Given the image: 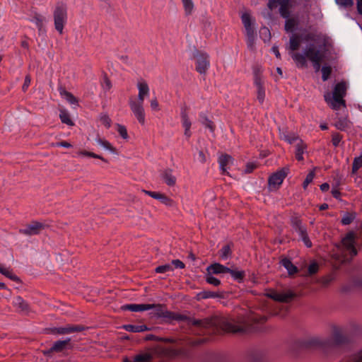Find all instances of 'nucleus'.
I'll use <instances>...</instances> for the list:
<instances>
[{
  "mask_svg": "<svg viewBox=\"0 0 362 362\" xmlns=\"http://www.w3.org/2000/svg\"><path fill=\"white\" fill-rule=\"evenodd\" d=\"M59 118H60L62 122H63L67 125H69V126L74 125V123H73L72 120L71 119L69 115L66 110H60Z\"/></svg>",
  "mask_w": 362,
  "mask_h": 362,
  "instance_id": "473e14b6",
  "label": "nucleus"
},
{
  "mask_svg": "<svg viewBox=\"0 0 362 362\" xmlns=\"http://www.w3.org/2000/svg\"><path fill=\"white\" fill-rule=\"evenodd\" d=\"M283 139L287 142L291 144L293 142L296 141V158L298 160H302L303 159V154L304 152L305 145L302 142L301 140H298L295 136H289L288 135L284 134L282 136Z\"/></svg>",
  "mask_w": 362,
  "mask_h": 362,
  "instance_id": "ddd939ff",
  "label": "nucleus"
},
{
  "mask_svg": "<svg viewBox=\"0 0 362 362\" xmlns=\"http://www.w3.org/2000/svg\"><path fill=\"white\" fill-rule=\"evenodd\" d=\"M255 168H256L255 164L250 163L247 164L245 171L247 173H250Z\"/></svg>",
  "mask_w": 362,
  "mask_h": 362,
  "instance_id": "0e129e2a",
  "label": "nucleus"
},
{
  "mask_svg": "<svg viewBox=\"0 0 362 362\" xmlns=\"http://www.w3.org/2000/svg\"><path fill=\"white\" fill-rule=\"evenodd\" d=\"M55 146H62V147H64V148H70L71 147V144L69 142H66V141H62V142H58V143H56L54 144Z\"/></svg>",
  "mask_w": 362,
  "mask_h": 362,
  "instance_id": "338daca9",
  "label": "nucleus"
},
{
  "mask_svg": "<svg viewBox=\"0 0 362 362\" xmlns=\"http://www.w3.org/2000/svg\"><path fill=\"white\" fill-rule=\"evenodd\" d=\"M70 339L67 338L65 340H59L54 343L53 346L50 348L49 350L47 351V353L51 352H60L64 349H66L70 342Z\"/></svg>",
  "mask_w": 362,
  "mask_h": 362,
  "instance_id": "6ab92c4d",
  "label": "nucleus"
},
{
  "mask_svg": "<svg viewBox=\"0 0 362 362\" xmlns=\"http://www.w3.org/2000/svg\"><path fill=\"white\" fill-rule=\"evenodd\" d=\"M293 223L294 230L298 233L300 240L304 243L306 247H310L312 246V243L308 236L307 230L305 226L298 219H295Z\"/></svg>",
  "mask_w": 362,
  "mask_h": 362,
  "instance_id": "9d476101",
  "label": "nucleus"
},
{
  "mask_svg": "<svg viewBox=\"0 0 362 362\" xmlns=\"http://www.w3.org/2000/svg\"><path fill=\"white\" fill-rule=\"evenodd\" d=\"M13 303L16 308L19 309L21 311H25L28 310V304L20 296L14 298Z\"/></svg>",
  "mask_w": 362,
  "mask_h": 362,
  "instance_id": "cd10ccee",
  "label": "nucleus"
},
{
  "mask_svg": "<svg viewBox=\"0 0 362 362\" xmlns=\"http://www.w3.org/2000/svg\"><path fill=\"white\" fill-rule=\"evenodd\" d=\"M170 271H173V267L170 264L161 265L156 269L157 273H165Z\"/></svg>",
  "mask_w": 362,
  "mask_h": 362,
  "instance_id": "a18cd8bd",
  "label": "nucleus"
},
{
  "mask_svg": "<svg viewBox=\"0 0 362 362\" xmlns=\"http://www.w3.org/2000/svg\"><path fill=\"white\" fill-rule=\"evenodd\" d=\"M206 281L207 283L216 286L220 285L221 284L220 280L213 276L212 274L210 273H208V274L206 276Z\"/></svg>",
  "mask_w": 362,
  "mask_h": 362,
  "instance_id": "37998d69",
  "label": "nucleus"
},
{
  "mask_svg": "<svg viewBox=\"0 0 362 362\" xmlns=\"http://www.w3.org/2000/svg\"><path fill=\"white\" fill-rule=\"evenodd\" d=\"M318 270V265L315 262H313L308 267V272L310 274H315Z\"/></svg>",
  "mask_w": 362,
  "mask_h": 362,
  "instance_id": "bf43d9fd",
  "label": "nucleus"
},
{
  "mask_svg": "<svg viewBox=\"0 0 362 362\" xmlns=\"http://www.w3.org/2000/svg\"><path fill=\"white\" fill-rule=\"evenodd\" d=\"M322 74V79L324 81H327L331 74V68L329 66H324L321 69Z\"/></svg>",
  "mask_w": 362,
  "mask_h": 362,
  "instance_id": "49530a36",
  "label": "nucleus"
},
{
  "mask_svg": "<svg viewBox=\"0 0 362 362\" xmlns=\"http://www.w3.org/2000/svg\"><path fill=\"white\" fill-rule=\"evenodd\" d=\"M124 328L128 331L132 332H141L148 329L146 325H126L124 326Z\"/></svg>",
  "mask_w": 362,
  "mask_h": 362,
  "instance_id": "c85d7f7f",
  "label": "nucleus"
},
{
  "mask_svg": "<svg viewBox=\"0 0 362 362\" xmlns=\"http://www.w3.org/2000/svg\"><path fill=\"white\" fill-rule=\"evenodd\" d=\"M83 329V327L80 326H71L67 325L64 327H54L50 329V333L57 334H66L75 332H79Z\"/></svg>",
  "mask_w": 362,
  "mask_h": 362,
  "instance_id": "dca6fc26",
  "label": "nucleus"
},
{
  "mask_svg": "<svg viewBox=\"0 0 362 362\" xmlns=\"http://www.w3.org/2000/svg\"><path fill=\"white\" fill-rule=\"evenodd\" d=\"M288 169L283 168L269 177V188L270 190H276L282 184L284 178L287 175Z\"/></svg>",
  "mask_w": 362,
  "mask_h": 362,
  "instance_id": "1a4fd4ad",
  "label": "nucleus"
},
{
  "mask_svg": "<svg viewBox=\"0 0 362 362\" xmlns=\"http://www.w3.org/2000/svg\"><path fill=\"white\" fill-rule=\"evenodd\" d=\"M151 107L153 110H158V103L156 99H153L151 100Z\"/></svg>",
  "mask_w": 362,
  "mask_h": 362,
  "instance_id": "774afa93",
  "label": "nucleus"
},
{
  "mask_svg": "<svg viewBox=\"0 0 362 362\" xmlns=\"http://www.w3.org/2000/svg\"><path fill=\"white\" fill-rule=\"evenodd\" d=\"M43 228V225L39 222H32L25 228H21L19 233L25 235H35L38 234Z\"/></svg>",
  "mask_w": 362,
  "mask_h": 362,
  "instance_id": "4468645a",
  "label": "nucleus"
},
{
  "mask_svg": "<svg viewBox=\"0 0 362 362\" xmlns=\"http://www.w3.org/2000/svg\"><path fill=\"white\" fill-rule=\"evenodd\" d=\"M322 39L321 35L310 33L305 35V40L306 41L318 42Z\"/></svg>",
  "mask_w": 362,
  "mask_h": 362,
  "instance_id": "c03bdc74",
  "label": "nucleus"
},
{
  "mask_svg": "<svg viewBox=\"0 0 362 362\" xmlns=\"http://www.w3.org/2000/svg\"><path fill=\"white\" fill-rule=\"evenodd\" d=\"M266 296L276 301L287 303L293 299L294 293L291 291L286 292L278 293L276 291H269L266 293Z\"/></svg>",
  "mask_w": 362,
  "mask_h": 362,
  "instance_id": "9b49d317",
  "label": "nucleus"
},
{
  "mask_svg": "<svg viewBox=\"0 0 362 362\" xmlns=\"http://www.w3.org/2000/svg\"><path fill=\"white\" fill-rule=\"evenodd\" d=\"M335 127L340 130H344L349 127V121L346 119H340L336 122Z\"/></svg>",
  "mask_w": 362,
  "mask_h": 362,
  "instance_id": "79ce46f5",
  "label": "nucleus"
},
{
  "mask_svg": "<svg viewBox=\"0 0 362 362\" xmlns=\"http://www.w3.org/2000/svg\"><path fill=\"white\" fill-rule=\"evenodd\" d=\"M325 338L320 336H310L298 341V346L300 349L309 350H320L324 354L328 353Z\"/></svg>",
  "mask_w": 362,
  "mask_h": 362,
  "instance_id": "39448f33",
  "label": "nucleus"
},
{
  "mask_svg": "<svg viewBox=\"0 0 362 362\" xmlns=\"http://www.w3.org/2000/svg\"><path fill=\"white\" fill-rule=\"evenodd\" d=\"M0 273L11 280H18V278L13 274L9 268L4 267L2 265H0Z\"/></svg>",
  "mask_w": 362,
  "mask_h": 362,
  "instance_id": "72a5a7b5",
  "label": "nucleus"
},
{
  "mask_svg": "<svg viewBox=\"0 0 362 362\" xmlns=\"http://www.w3.org/2000/svg\"><path fill=\"white\" fill-rule=\"evenodd\" d=\"M315 177V173L313 171H310L306 176L304 182H303V187L306 188L308 185L313 181Z\"/></svg>",
  "mask_w": 362,
  "mask_h": 362,
  "instance_id": "8fccbe9b",
  "label": "nucleus"
},
{
  "mask_svg": "<svg viewBox=\"0 0 362 362\" xmlns=\"http://www.w3.org/2000/svg\"><path fill=\"white\" fill-rule=\"evenodd\" d=\"M300 45V40L297 36L293 35L290 38V48L292 51L296 50Z\"/></svg>",
  "mask_w": 362,
  "mask_h": 362,
  "instance_id": "ea45409f",
  "label": "nucleus"
},
{
  "mask_svg": "<svg viewBox=\"0 0 362 362\" xmlns=\"http://www.w3.org/2000/svg\"><path fill=\"white\" fill-rule=\"evenodd\" d=\"M341 140V136L339 134H334L332 136V144L334 146H338Z\"/></svg>",
  "mask_w": 362,
  "mask_h": 362,
  "instance_id": "680f3d73",
  "label": "nucleus"
},
{
  "mask_svg": "<svg viewBox=\"0 0 362 362\" xmlns=\"http://www.w3.org/2000/svg\"><path fill=\"white\" fill-rule=\"evenodd\" d=\"M95 141L99 146H100L103 148L110 151V152L112 153L115 152V148L107 140L98 137L95 139Z\"/></svg>",
  "mask_w": 362,
  "mask_h": 362,
  "instance_id": "7c9ffc66",
  "label": "nucleus"
},
{
  "mask_svg": "<svg viewBox=\"0 0 362 362\" xmlns=\"http://www.w3.org/2000/svg\"><path fill=\"white\" fill-rule=\"evenodd\" d=\"M292 58L298 63L304 65L305 59H308L312 62L315 71L320 69V62L325 58V53L321 49H316L314 45H311L306 47L303 54L293 53Z\"/></svg>",
  "mask_w": 362,
  "mask_h": 362,
  "instance_id": "f03ea898",
  "label": "nucleus"
},
{
  "mask_svg": "<svg viewBox=\"0 0 362 362\" xmlns=\"http://www.w3.org/2000/svg\"><path fill=\"white\" fill-rule=\"evenodd\" d=\"M201 122L206 127L209 128L211 132L214 131L212 122L210 120H209L206 117L202 116Z\"/></svg>",
  "mask_w": 362,
  "mask_h": 362,
  "instance_id": "603ef678",
  "label": "nucleus"
},
{
  "mask_svg": "<svg viewBox=\"0 0 362 362\" xmlns=\"http://www.w3.org/2000/svg\"><path fill=\"white\" fill-rule=\"evenodd\" d=\"M356 238V234L352 231L349 232L341 239V243L337 245V249L345 256L346 259H349L346 257L347 255L352 257L357 254Z\"/></svg>",
  "mask_w": 362,
  "mask_h": 362,
  "instance_id": "423d86ee",
  "label": "nucleus"
},
{
  "mask_svg": "<svg viewBox=\"0 0 362 362\" xmlns=\"http://www.w3.org/2000/svg\"><path fill=\"white\" fill-rule=\"evenodd\" d=\"M219 165L223 173H226L227 169L230 168L233 163V160L228 155H221L218 158Z\"/></svg>",
  "mask_w": 362,
  "mask_h": 362,
  "instance_id": "aec40b11",
  "label": "nucleus"
},
{
  "mask_svg": "<svg viewBox=\"0 0 362 362\" xmlns=\"http://www.w3.org/2000/svg\"><path fill=\"white\" fill-rule=\"evenodd\" d=\"M281 263L286 269L289 274H293L297 272L296 267L288 259H282Z\"/></svg>",
  "mask_w": 362,
  "mask_h": 362,
  "instance_id": "2f4dec72",
  "label": "nucleus"
},
{
  "mask_svg": "<svg viewBox=\"0 0 362 362\" xmlns=\"http://www.w3.org/2000/svg\"><path fill=\"white\" fill-rule=\"evenodd\" d=\"M143 105L141 103L136 102V100H131L129 102V106L131 110L136 117L139 123L144 124L145 122V113L143 107Z\"/></svg>",
  "mask_w": 362,
  "mask_h": 362,
  "instance_id": "f8f14e48",
  "label": "nucleus"
},
{
  "mask_svg": "<svg viewBox=\"0 0 362 362\" xmlns=\"http://www.w3.org/2000/svg\"><path fill=\"white\" fill-rule=\"evenodd\" d=\"M286 19L285 22V29L288 32H292L297 25V19L296 18L289 17L284 18Z\"/></svg>",
  "mask_w": 362,
  "mask_h": 362,
  "instance_id": "c756f323",
  "label": "nucleus"
},
{
  "mask_svg": "<svg viewBox=\"0 0 362 362\" xmlns=\"http://www.w3.org/2000/svg\"><path fill=\"white\" fill-rule=\"evenodd\" d=\"M362 166V154L354 158L352 165V172L356 173L358 170Z\"/></svg>",
  "mask_w": 362,
  "mask_h": 362,
  "instance_id": "4c0bfd02",
  "label": "nucleus"
},
{
  "mask_svg": "<svg viewBox=\"0 0 362 362\" xmlns=\"http://www.w3.org/2000/svg\"><path fill=\"white\" fill-rule=\"evenodd\" d=\"M161 177L168 185H173L175 183L176 178L173 175L171 170H165L161 174Z\"/></svg>",
  "mask_w": 362,
  "mask_h": 362,
  "instance_id": "393cba45",
  "label": "nucleus"
},
{
  "mask_svg": "<svg viewBox=\"0 0 362 362\" xmlns=\"http://www.w3.org/2000/svg\"><path fill=\"white\" fill-rule=\"evenodd\" d=\"M230 271V268L226 267L221 264L214 263L207 267V272L210 274H219L228 273Z\"/></svg>",
  "mask_w": 362,
  "mask_h": 362,
  "instance_id": "412c9836",
  "label": "nucleus"
},
{
  "mask_svg": "<svg viewBox=\"0 0 362 362\" xmlns=\"http://www.w3.org/2000/svg\"><path fill=\"white\" fill-rule=\"evenodd\" d=\"M202 297L204 298H217V297L221 296L220 294H218L217 293H214V292H211V291H204L202 293Z\"/></svg>",
  "mask_w": 362,
  "mask_h": 362,
  "instance_id": "4d7b16f0",
  "label": "nucleus"
},
{
  "mask_svg": "<svg viewBox=\"0 0 362 362\" xmlns=\"http://www.w3.org/2000/svg\"><path fill=\"white\" fill-rule=\"evenodd\" d=\"M267 6L270 11L279 10L281 17L287 18L291 15V4L290 0H269Z\"/></svg>",
  "mask_w": 362,
  "mask_h": 362,
  "instance_id": "6e6552de",
  "label": "nucleus"
},
{
  "mask_svg": "<svg viewBox=\"0 0 362 362\" xmlns=\"http://www.w3.org/2000/svg\"><path fill=\"white\" fill-rule=\"evenodd\" d=\"M257 320V318L254 316H250L247 319H240L237 320L226 319H222L219 321L193 320L192 323L194 325L204 327H209L218 325L225 332L231 333H244L252 329V326L251 322H256Z\"/></svg>",
  "mask_w": 362,
  "mask_h": 362,
  "instance_id": "f257e3e1",
  "label": "nucleus"
},
{
  "mask_svg": "<svg viewBox=\"0 0 362 362\" xmlns=\"http://www.w3.org/2000/svg\"><path fill=\"white\" fill-rule=\"evenodd\" d=\"M231 254V250L229 245H225L220 250V257L222 259H227Z\"/></svg>",
  "mask_w": 362,
  "mask_h": 362,
  "instance_id": "e433bc0d",
  "label": "nucleus"
},
{
  "mask_svg": "<svg viewBox=\"0 0 362 362\" xmlns=\"http://www.w3.org/2000/svg\"><path fill=\"white\" fill-rule=\"evenodd\" d=\"M325 339L328 351L329 349L343 345L348 341V337L344 328L336 325H331L329 337L325 338Z\"/></svg>",
  "mask_w": 362,
  "mask_h": 362,
  "instance_id": "20e7f679",
  "label": "nucleus"
},
{
  "mask_svg": "<svg viewBox=\"0 0 362 362\" xmlns=\"http://www.w3.org/2000/svg\"><path fill=\"white\" fill-rule=\"evenodd\" d=\"M60 95L71 105H76L77 99L69 92L63 88L59 89Z\"/></svg>",
  "mask_w": 362,
  "mask_h": 362,
  "instance_id": "a878e982",
  "label": "nucleus"
},
{
  "mask_svg": "<svg viewBox=\"0 0 362 362\" xmlns=\"http://www.w3.org/2000/svg\"><path fill=\"white\" fill-rule=\"evenodd\" d=\"M117 130L118 133L119 134V135L123 139H126L128 138L127 131V129L125 128V127L120 125V124H117Z\"/></svg>",
  "mask_w": 362,
  "mask_h": 362,
  "instance_id": "de8ad7c7",
  "label": "nucleus"
},
{
  "mask_svg": "<svg viewBox=\"0 0 362 362\" xmlns=\"http://www.w3.org/2000/svg\"><path fill=\"white\" fill-rule=\"evenodd\" d=\"M353 219H354V216L353 215L349 214H346L344 215V216H343V218L341 219V223L344 225H348V224L351 223Z\"/></svg>",
  "mask_w": 362,
  "mask_h": 362,
  "instance_id": "5fc2aeb1",
  "label": "nucleus"
},
{
  "mask_svg": "<svg viewBox=\"0 0 362 362\" xmlns=\"http://www.w3.org/2000/svg\"><path fill=\"white\" fill-rule=\"evenodd\" d=\"M172 264L175 266L176 268H180L182 269L185 267V264L182 262H181L179 259H175L172 262Z\"/></svg>",
  "mask_w": 362,
  "mask_h": 362,
  "instance_id": "69168bd1",
  "label": "nucleus"
},
{
  "mask_svg": "<svg viewBox=\"0 0 362 362\" xmlns=\"http://www.w3.org/2000/svg\"><path fill=\"white\" fill-rule=\"evenodd\" d=\"M242 21H243V23L244 25V27L245 26H249L250 25L252 24V21H251V19H250V16L248 13H245L242 15Z\"/></svg>",
  "mask_w": 362,
  "mask_h": 362,
  "instance_id": "3c124183",
  "label": "nucleus"
},
{
  "mask_svg": "<svg viewBox=\"0 0 362 362\" xmlns=\"http://www.w3.org/2000/svg\"><path fill=\"white\" fill-rule=\"evenodd\" d=\"M100 121L105 127L109 128L110 127L111 120L109 117L106 115H103L100 117Z\"/></svg>",
  "mask_w": 362,
  "mask_h": 362,
  "instance_id": "09e8293b",
  "label": "nucleus"
},
{
  "mask_svg": "<svg viewBox=\"0 0 362 362\" xmlns=\"http://www.w3.org/2000/svg\"><path fill=\"white\" fill-rule=\"evenodd\" d=\"M255 85L256 86L257 90V99L260 103H262L265 98V91L263 88V82L259 78L257 77L255 80Z\"/></svg>",
  "mask_w": 362,
  "mask_h": 362,
  "instance_id": "5701e85b",
  "label": "nucleus"
},
{
  "mask_svg": "<svg viewBox=\"0 0 362 362\" xmlns=\"http://www.w3.org/2000/svg\"><path fill=\"white\" fill-rule=\"evenodd\" d=\"M185 12L187 14L191 13L194 8L192 0H182Z\"/></svg>",
  "mask_w": 362,
  "mask_h": 362,
  "instance_id": "a19ab883",
  "label": "nucleus"
},
{
  "mask_svg": "<svg viewBox=\"0 0 362 362\" xmlns=\"http://www.w3.org/2000/svg\"><path fill=\"white\" fill-rule=\"evenodd\" d=\"M54 21L55 29L62 34L63 28L67 21V10L66 7L62 4H59L54 11Z\"/></svg>",
  "mask_w": 362,
  "mask_h": 362,
  "instance_id": "0eeeda50",
  "label": "nucleus"
},
{
  "mask_svg": "<svg viewBox=\"0 0 362 362\" xmlns=\"http://www.w3.org/2000/svg\"><path fill=\"white\" fill-rule=\"evenodd\" d=\"M151 356L149 354L142 353L137 354L133 358H125L124 362H149Z\"/></svg>",
  "mask_w": 362,
  "mask_h": 362,
  "instance_id": "b1692460",
  "label": "nucleus"
},
{
  "mask_svg": "<svg viewBox=\"0 0 362 362\" xmlns=\"http://www.w3.org/2000/svg\"><path fill=\"white\" fill-rule=\"evenodd\" d=\"M346 84L344 82L337 83L332 94L327 92L324 95L326 103L334 110H338L341 105H345L343 98L346 95Z\"/></svg>",
  "mask_w": 362,
  "mask_h": 362,
  "instance_id": "7ed1b4c3",
  "label": "nucleus"
},
{
  "mask_svg": "<svg viewBox=\"0 0 362 362\" xmlns=\"http://www.w3.org/2000/svg\"><path fill=\"white\" fill-rule=\"evenodd\" d=\"M197 71L200 74H204L209 67V57L206 54H201L196 58Z\"/></svg>",
  "mask_w": 362,
  "mask_h": 362,
  "instance_id": "2eb2a0df",
  "label": "nucleus"
},
{
  "mask_svg": "<svg viewBox=\"0 0 362 362\" xmlns=\"http://www.w3.org/2000/svg\"><path fill=\"white\" fill-rule=\"evenodd\" d=\"M78 155L79 156H90V157H93V158H99V159H101V160H104L103 158H102L100 156H99L98 154H95L94 153H91V152L86 151H80L78 153Z\"/></svg>",
  "mask_w": 362,
  "mask_h": 362,
  "instance_id": "6e6d98bb",
  "label": "nucleus"
},
{
  "mask_svg": "<svg viewBox=\"0 0 362 362\" xmlns=\"http://www.w3.org/2000/svg\"><path fill=\"white\" fill-rule=\"evenodd\" d=\"M336 4L340 7L347 8L354 5L353 0H335Z\"/></svg>",
  "mask_w": 362,
  "mask_h": 362,
  "instance_id": "58836bf2",
  "label": "nucleus"
},
{
  "mask_svg": "<svg viewBox=\"0 0 362 362\" xmlns=\"http://www.w3.org/2000/svg\"><path fill=\"white\" fill-rule=\"evenodd\" d=\"M139 90L138 100L136 102L144 104V98L149 95V88L146 82L144 81H139L137 83Z\"/></svg>",
  "mask_w": 362,
  "mask_h": 362,
  "instance_id": "f3484780",
  "label": "nucleus"
},
{
  "mask_svg": "<svg viewBox=\"0 0 362 362\" xmlns=\"http://www.w3.org/2000/svg\"><path fill=\"white\" fill-rule=\"evenodd\" d=\"M181 118L182 127L185 129V135L189 138L191 136L190 127L191 122L189 121L185 109H182L181 111Z\"/></svg>",
  "mask_w": 362,
  "mask_h": 362,
  "instance_id": "4be33fe9",
  "label": "nucleus"
},
{
  "mask_svg": "<svg viewBox=\"0 0 362 362\" xmlns=\"http://www.w3.org/2000/svg\"><path fill=\"white\" fill-rule=\"evenodd\" d=\"M35 25L40 29L42 26V18L40 16H35L30 20Z\"/></svg>",
  "mask_w": 362,
  "mask_h": 362,
  "instance_id": "864d4df0",
  "label": "nucleus"
},
{
  "mask_svg": "<svg viewBox=\"0 0 362 362\" xmlns=\"http://www.w3.org/2000/svg\"><path fill=\"white\" fill-rule=\"evenodd\" d=\"M341 362H362V349Z\"/></svg>",
  "mask_w": 362,
  "mask_h": 362,
  "instance_id": "f704fd0d",
  "label": "nucleus"
},
{
  "mask_svg": "<svg viewBox=\"0 0 362 362\" xmlns=\"http://www.w3.org/2000/svg\"><path fill=\"white\" fill-rule=\"evenodd\" d=\"M162 203H163L165 205H172L173 202L170 199L165 197L164 194H161L160 197L159 199Z\"/></svg>",
  "mask_w": 362,
  "mask_h": 362,
  "instance_id": "052dcab7",
  "label": "nucleus"
},
{
  "mask_svg": "<svg viewBox=\"0 0 362 362\" xmlns=\"http://www.w3.org/2000/svg\"><path fill=\"white\" fill-rule=\"evenodd\" d=\"M155 307L156 305L154 304H128L124 305L122 308L132 312H141L148 310Z\"/></svg>",
  "mask_w": 362,
  "mask_h": 362,
  "instance_id": "a211bd4d",
  "label": "nucleus"
},
{
  "mask_svg": "<svg viewBox=\"0 0 362 362\" xmlns=\"http://www.w3.org/2000/svg\"><path fill=\"white\" fill-rule=\"evenodd\" d=\"M144 192L156 199H159V198L160 197V194H161L160 193H158V192L146 191V190H144Z\"/></svg>",
  "mask_w": 362,
  "mask_h": 362,
  "instance_id": "e2e57ef3",
  "label": "nucleus"
},
{
  "mask_svg": "<svg viewBox=\"0 0 362 362\" xmlns=\"http://www.w3.org/2000/svg\"><path fill=\"white\" fill-rule=\"evenodd\" d=\"M228 273H230L231 276L236 281L240 282L244 276H245V273L243 271H240V270H233V269H230V271L228 272Z\"/></svg>",
  "mask_w": 362,
  "mask_h": 362,
  "instance_id": "c9c22d12",
  "label": "nucleus"
},
{
  "mask_svg": "<svg viewBox=\"0 0 362 362\" xmlns=\"http://www.w3.org/2000/svg\"><path fill=\"white\" fill-rule=\"evenodd\" d=\"M246 35L247 37V44L248 46L252 47L255 40V29L252 24L250 25L248 27L245 26Z\"/></svg>",
  "mask_w": 362,
  "mask_h": 362,
  "instance_id": "bb28decb",
  "label": "nucleus"
},
{
  "mask_svg": "<svg viewBox=\"0 0 362 362\" xmlns=\"http://www.w3.org/2000/svg\"><path fill=\"white\" fill-rule=\"evenodd\" d=\"M260 34L262 36H264V40L266 41L269 39L270 32L269 29L266 27H264L260 30Z\"/></svg>",
  "mask_w": 362,
  "mask_h": 362,
  "instance_id": "13d9d810",
  "label": "nucleus"
}]
</instances>
